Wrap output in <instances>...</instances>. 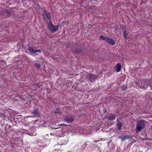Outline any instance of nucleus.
I'll return each mask as SVG.
<instances>
[{"mask_svg": "<svg viewBox=\"0 0 152 152\" xmlns=\"http://www.w3.org/2000/svg\"><path fill=\"white\" fill-rule=\"evenodd\" d=\"M35 66L38 69H39L40 67V65L39 64L36 63L35 64Z\"/></svg>", "mask_w": 152, "mask_h": 152, "instance_id": "16", "label": "nucleus"}, {"mask_svg": "<svg viewBox=\"0 0 152 152\" xmlns=\"http://www.w3.org/2000/svg\"><path fill=\"white\" fill-rule=\"evenodd\" d=\"M89 80L91 82L93 83L94 81L98 78V76L94 74H89L88 75Z\"/></svg>", "mask_w": 152, "mask_h": 152, "instance_id": "6", "label": "nucleus"}, {"mask_svg": "<svg viewBox=\"0 0 152 152\" xmlns=\"http://www.w3.org/2000/svg\"><path fill=\"white\" fill-rule=\"evenodd\" d=\"M146 121L141 120L138 121L136 124V130L137 132H140L145 128V124Z\"/></svg>", "mask_w": 152, "mask_h": 152, "instance_id": "1", "label": "nucleus"}, {"mask_svg": "<svg viewBox=\"0 0 152 152\" xmlns=\"http://www.w3.org/2000/svg\"><path fill=\"white\" fill-rule=\"evenodd\" d=\"M50 135H55V134L54 133H50Z\"/></svg>", "mask_w": 152, "mask_h": 152, "instance_id": "21", "label": "nucleus"}, {"mask_svg": "<svg viewBox=\"0 0 152 152\" xmlns=\"http://www.w3.org/2000/svg\"><path fill=\"white\" fill-rule=\"evenodd\" d=\"M2 61L3 62H5V61Z\"/></svg>", "mask_w": 152, "mask_h": 152, "instance_id": "25", "label": "nucleus"}, {"mask_svg": "<svg viewBox=\"0 0 152 152\" xmlns=\"http://www.w3.org/2000/svg\"><path fill=\"white\" fill-rule=\"evenodd\" d=\"M5 13L7 14V17H9L10 16V12L8 10H6V11Z\"/></svg>", "mask_w": 152, "mask_h": 152, "instance_id": "17", "label": "nucleus"}, {"mask_svg": "<svg viewBox=\"0 0 152 152\" xmlns=\"http://www.w3.org/2000/svg\"><path fill=\"white\" fill-rule=\"evenodd\" d=\"M121 65L120 63H118L116 65V71L117 72H119L121 69Z\"/></svg>", "mask_w": 152, "mask_h": 152, "instance_id": "12", "label": "nucleus"}, {"mask_svg": "<svg viewBox=\"0 0 152 152\" xmlns=\"http://www.w3.org/2000/svg\"><path fill=\"white\" fill-rule=\"evenodd\" d=\"M151 88L152 89V86H151Z\"/></svg>", "mask_w": 152, "mask_h": 152, "instance_id": "26", "label": "nucleus"}, {"mask_svg": "<svg viewBox=\"0 0 152 152\" xmlns=\"http://www.w3.org/2000/svg\"><path fill=\"white\" fill-rule=\"evenodd\" d=\"M100 38L103 40H105L110 45H113L115 44V42L112 39L108 37L101 36H100Z\"/></svg>", "mask_w": 152, "mask_h": 152, "instance_id": "3", "label": "nucleus"}, {"mask_svg": "<svg viewBox=\"0 0 152 152\" xmlns=\"http://www.w3.org/2000/svg\"><path fill=\"white\" fill-rule=\"evenodd\" d=\"M31 114L33 115L35 117H39V111L37 109L33 110Z\"/></svg>", "mask_w": 152, "mask_h": 152, "instance_id": "9", "label": "nucleus"}, {"mask_svg": "<svg viewBox=\"0 0 152 152\" xmlns=\"http://www.w3.org/2000/svg\"><path fill=\"white\" fill-rule=\"evenodd\" d=\"M81 49L78 48H76L74 50V49L73 50L72 52L74 53H77L81 52Z\"/></svg>", "mask_w": 152, "mask_h": 152, "instance_id": "13", "label": "nucleus"}, {"mask_svg": "<svg viewBox=\"0 0 152 152\" xmlns=\"http://www.w3.org/2000/svg\"><path fill=\"white\" fill-rule=\"evenodd\" d=\"M62 126V125H65L64 124H60V125H58V126Z\"/></svg>", "mask_w": 152, "mask_h": 152, "instance_id": "22", "label": "nucleus"}, {"mask_svg": "<svg viewBox=\"0 0 152 152\" xmlns=\"http://www.w3.org/2000/svg\"><path fill=\"white\" fill-rule=\"evenodd\" d=\"M42 13L43 18L44 19L47 18L48 19H51V15L50 12H46L45 10H43Z\"/></svg>", "mask_w": 152, "mask_h": 152, "instance_id": "5", "label": "nucleus"}, {"mask_svg": "<svg viewBox=\"0 0 152 152\" xmlns=\"http://www.w3.org/2000/svg\"><path fill=\"white\" fill-rule=\"evenodd\" d=\"M150 86V81L149 80H142L141 83L138 84V86L141 88L146 89Z\"/></svg>", "mask_w": 152, "mask_h": 152, "instance_id": "2", "label": "nucleus"}, {"mask_svg": "<svg viewBox=\"0 0 152 152\" xmlns=\"http://www.w3.org/2000/svg\"><path fill=\"white\" fill-rule=\"evenodd\" d=\"M35 85H36V86H38V88H39V84H35Z\"/></svg>", "mask_w": 152, "mask_h": 152, "instance_id": "20", "label": "nucleus"}, {"mask_svg": "<svg viewBox=\"0 0 152 152\" xmlns=\"http://www.w3.org/2000/svg\"><path fill=\"white\" fill-rule=\"evenodd\" d=\"M115 117L113 114H110L108 116V119L110 120H113L115 119Z\"/></svg>", "mask_w": 152, "mask_h": 152, "instance_id": "14", "label": "nucleus"}, {"mask_svg": "<svg viewBox=\"0 0 152 152\" xmlns=\"http://www.w3.org/2000/svg\"><path fill=\"white\" fill-rule=\"evenodd\" d=\"M58 128H51L52 129H58Z\"/></svg>", "mask_w": 152, "mask_h": 152, "instance_id": "23", "label": "nucleus"}, {"mask_svg": "<svg viewBox=\"0 0 152 152\" xmlns=\"http://www.w3.org/2000/svg\"><path fill=\"white\" fill-rule=\"evenodd\" d=\"M117 125L118 128L120 129L122 126L121 123L120 122H118Z\"/></svg>", "mask_w": 152, "mask_h": 152, "instance_id": "15", "label": "nucleus"}, {"mask_svg": "<svg viewBox=\"0 0 152 152\" xmlns=\"http://www.w3.org/2000/svg\"><path fill=\"white\" fill-rule=\"evenodd\" d=\"M28 49L31 53L33 54H35L37 52H41V50H34L33 48L30 46H28Z\"/></svg>", "mask_w": 152, "mask_h": 152, "instance_id": "7", "label": "nucleus"}, {"mask_svg": "<svg viewBox=\"0 0 152 152\" xmlns=\"http://www.w3.org/2000/svg\"><path fill=\"white\" fill-rule=\"evenodd\" d=\"M87 145L86 144V143H85L82 146V147H83V148L84 149L85 148L86 146Z\"/></svg>", "mask_w": 152, "mask_h": 152, "instance_id": "19", "label": "nucleus"}, {"mask_svg": "<svg viewBox=\"0 0 152 152\" xmlns=\"http://www.w3.org/2000/svg\"><path fill=\"white\" fill-rule=\"evenodd\" d=\"M127 88V86H126L125 85H123L122 86V90L123 91H125L126 90V89Z\"/></svg>", "mask_w": 152, "mask_h": 152, "instance_id": "18", "label": "nucleus"}, {"mask_svg": "<svg viewBox=\"0 0 152 152\" xmlns=\"http://www.w3.org/2000/svg\"><path fill=\"white\" fill-rule=\"evenodd\" d=\"M58 113H59L60 114H61V112L58 111Z\"/></svg>", "mask_w": 152, "mask_h": 152, "instance_id": "24", "label": "nucleus"}, {"mask_svg": "<svg viewBox=\"0 0 152 152\" xmlns=\"http://www.w3.org/2000/svg\"><path fill=\"white\" fill-rule=\"evenodd\" d=\"M64 120L67 123H70L73 122L74 118L72 117L67 116L64 118Z\"/></svg>", "mask_w": 152, "mask_h": 152, "instance_id": "8", "label": "nucleus"}, {"mask_svg": "<svg viewBox=\"0 0 152 152\" xmlns=\"http://www.w3.org/2000/svg\"><path fill=\"white\" fill-rule=\"evenodd\" d=\"M122 33L125 39H126L127 36V34L126 33V31L125 30L126 27L125 26H122Z\"/></svg>", "mask_w": 152, "mask_h": 152, "instance_id": "11", "label": "nucleus"}, {"mask_svg": "<svg viewBox=\"0 0 152 152\" xmlns=\"http://www.w3.org/2000/svg\"><path fill=\"white\" fill-rule=\"evenodd\" d=\"M118 137L121 139L122 141H123L126 139L130 138L129 136L127 135H124V136H119Z\"/></svg>", "mask_w": 152, "mask_h": 152, "instance_id": "10", "label": "nucleus"}, {"mask_svg": "<svg viewBox=\"0 0 152 152\" xmlns=\"http://www.w3.org/2000/svg\"><path fill=\"white\" fill-rule=\"evenodd\" d=\"M94 142H97V141H94Z\"/></svg>", "mask_w": 152, "mask_h": 152, "instance_id": "27", "label": "nucleus"}, {"mask_svg": "<svg viewBox=\"0 0 152 152\" xmlns=\"http://www.w3.org/2000/svg\"><path fill=\"white\" fill-rule=\"evenodd\" d=\"M48 27L50 31L52 33L55 32L58 28V26H53L51 22L48 24Z\"/></svg>", "mask_w": 152, "mask_h": 152, "instance_id": "4", "label": "nucleus"}]
</instances>
